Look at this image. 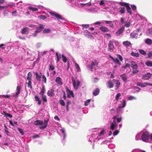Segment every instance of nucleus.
Wrapping results in <instances>:
<instances>
[{"instance_id":"28","label":"nucleus","mask_w":152,"mask_h":152,"mask_svg":"<svg viewBox=\"0 0 152 152\" xmlns=\"http://www.w3.org/2000/svg\"><path fill=\"white\" fill-rule=\"evenodd\" d=\"M145 42L148 45H151L152 44V40L149 38L145 40Z\"/></svg>"},{"instance_id":"63","label":"nucleus","mask_w":152,"mask_h":152,"mask_svg":"<svg viewBox=\"0 0 152 152\" xmlns=\"http://www.w3.org/2000/svg\"><path fill=\"white\" fill-rule=\"evenodd\" d=\"M148 33L149 34H152V28H149L148 31Z\"/></svg>"},{"instance_id":"4","label":"nucleus","mask_w":152,"mask_h":152,"mask_svg":"<svg viewBox=\"0 0 152 152\" xmlns=\"http://www.w3.org/2000/svg\"><path fill=\"white\" fill-rule=\"evenodd\" d=\"M149 137L150 135L148 132H145L143 134L142 133V140L143 141H146Z\"/></svg>"},{"instance_id":"18","label":"nucleus","mask_w":152,"mask_h":152,"mask_svg":"<svg viewBox=\"0 0 152 152\" xmlns=\"http://www.w3.org/2000/svg\"><path fill=\"white\" fill-rule=\"evenodd\" d=\"M48 121V119L47 120H45L44 121V124L40 127V129H44L47 126Z\"/></svg>"},{"instance_id":"43","label":"nucleus","mask_w":152,"mask_h":152,"mask_svg":"<svg viewBox=\"0 0 152 152\" xmlns=\"http://www.w3.org/2000/svg\"><path fill=\"white\" fill-rule=\"evenodd\" d=\"M50 29L49 28H45L43 30V32L44 33H48L50 32Z\"/></svg>"},{"instance_id":"12","label":"nucleus","mask_w":152,"mask_h":152,"mask_svg":"<svg viewBox=\"0 0 152 152\" xmlns=\"http://www.w3.org/2000/svg\"><path fill=\"white\" fill-rule=\"evenodd\" d=\"M124 30V26H122L116 32V35L117 36H120V34L123 33Z\"/></svg>"},{"instance_id":"40","label":"nucleus","mask_w":152,"mask_h":152,"mask_svg":"<svg viewBox=\"0 0 152 152\" xmlns=\"http://www.w3.org/2000/svg\"><path fill=\"white\" fill-rule=\"evenodd\" d=\"M145 64L148 66L151 67L152 66V61H148L146 62Z\"/></svg>"},{"instance_id":"27","label":"nucleus","mask_w":152,"mask_h":152,"mask_svg":"<svg viewBox=\"0 0 152 152\" xmlns=\"http://www.w3.org/2000/svg\"><path fill=\"white\" fill-rule=\"evenodd\" d=\"M4 1V0H0V10H3L6 9L8 7L7 6H1V4H2L3 3Z\"/></svg>"},{"instance_id":"60","label":"nucleus","mask_w":152,"mask_h":152,"mask_svg":"<svg viewBox=\"0 0 152 152\" xmlns=\"http://www.w3.org/2000/svg\"><path fill=\"white\" fill-rule=\"evenodd\" d=\"M42 80L45 83H46V78L45 77V76L43 75L42 76Z\"/></svg>"},{"instance_id":"38","label":"nucleus","mask_w":152,"mask_h":152,"mask_svg":"<svg viewBox=\"0 0 152 152\" xmlns=\"http://www.w3.org/2000/svg\"><path fill=\"white\" fill-rule=\"evenodd\" d=\"M142 137V132H140L139 134H137L135 137V139L136 140H139L140 139V137Z\"/></svg>"},{"instance_id":"52","label":"nucleus","mask_w":152,"mask_h":152,"mask_svg":"<svg viewBox=\"0 0 152 152\" xmlns=\"http://www.w3.org/2000/svg\"><path fill=\"white\" fill-rule=\"evenodd\" d=\"M31 80H28V87L29 88H32L31 86Z\"/></svg>"},{"instance_id":"54","label":"nucleus","mask_w":152,"mask_h":152,"mask_svg":"<svg viewBox=\"0 0 152 152\" xmlns=\"http://www.w3.org/2000/svg\"><path fill=\"white\" fill-rule=\"evenodd\" d=\"M91 99L87 100L85 103V106L88 105L90 103V102Z\"/></svg>"},{"instance_id":"55","label":"nucleus","mask_w":152,"mask_h":152,"mask_svg":"<svg viewBox=\"0 0 152 152\" xmlns=\"http://www.w3.org/2000/svg\"><path fill=\"white\" fill-rule=\"evenodd\" d=\"M59 102L60 104L63 106H64L65 105V102L63 101V100L62 99H60L59 100Z\"/></svg>"},{"instance_id":"44","label":"nucleus","mask_w":152,"mask_h":152,"mask_svg":"<svg viewBox=\"0 0 152 152\" xmlns=\"http://www.w3.org/2000/svg\"><path fill=\"white\" fill-rule=\"evenodd\" d=\"M139 51L142 55H145L146 54V52L142 50L139 49Z\"/></svg>"},{"instance_id":"53","label":"nucleus","mask_w":152,"mask_h":152,"mask_svg":"<svg viewBox=\"0 0 152 152\" xmlns=\"http://www.w3.org/2000/svg\"><path fill=\"white\" fill-rule=\"evenodd\" d=\"M106 2V1L104 0H102L100 1L99 3V4L100 5H102L104 4L105 2Z\"/></svg>"},{"instance_id":"35","label":"nucleus","mask_w":152,"mask_h":152,"mask_svg":"<svg viewBox=\"0 0 152 152\" xmlns=\"http://www.w3.org/2000/svg\"><path fill=\"white\" fill-rule=\"evenodd\" d=\"M123 44L126 46H129L131 44V43L128 41H124L123 42Z\"/></svg>"},{"instance_id":"37","label":"nucleus","mask_w":152,"mask_h":152,"mask_svg":"<svg viewBox=\"0 0 152 152\" xmlns=\"http://www.w3.org/2000/svg\"><path fill=\"white\" fill-rule=\"evenodd\" d=\"M35 100L36 101L38 102V104L39 105L41 104V101L39 98L38 96H35Z\"/></svg>"},{"instance_id":"58","label":"nucleus","mask_w":152,"mask_h":152,"mask_svg":"<svg viewBox=\"0 0 152 152\" xmlns=\"http://www.w3.org/2000/svg\"><path fill=\"white\" fill-rule=\"evenodd\" d=\"M3 113L4 114V115L6 116H7L10 118H11L12 117L11 115L9 113H5V112H4V111H3Z\"/></svg>"},{"instance_id":"48","label":"nucleus","mask_w":152,"mask_h":152,"mask_svg":"<svg viewBox=\"0 0 152 152\" xmlns=\"http://www.w3.org/2000/svg\"><path fill=\"white\" fill-rule=\"evenodd\" d=\"M119 12L121 13H124L125 12V8L124 7H121L119 10Z\"/></svg>"},{"instance_id":"13","label":"nucleus","mask_w":152,"mask_h":152,"mask_svg":"<svg viewBox=\"0 0 152 152\" xmlns=\"http://www.w3.org/2000/svg\"><path fill=\"white\" fill-rule=\"evenodd\" d=\"M66 92L67 93V96L70 97L71 96H73V92L70 91L67 87L66 88Z\"/></svg>"},{"instance_id":"23","label":"nucleus","mask_w":152,"mask_h":152,"mask_svg":"<svg viewBox=\"0 0 152 152\" xmlns=\"http://www.w3.org/2000/svg\"><path fill=\"white\" fill-rule=\"evenodd\" d=\"M62 56V58L63 60V61L64 62H66L67 61L68 62V66L67 69H68L69 68V61H68V59L66 58V57L65 56L62 54L61 56Z\"/></svg>"},{"instance_id":"46","label":"nucleus","mask_w":152,"mask_h":152,"mask_svg":"<svg viewBox=\"0 0 152 152\" xmlns=\"http://www.w3.org/2000/svg\"><path fill=\"white\" fill-rule=\"evenodd\" d=\"M126 7H127V12L129 13L130 14H131L132 12L131 11V9L130 8V7L129 6V5L128 6H126Z\"/></svg>"},{"instance_id":"20","label":"nucleus","mask_w":152,"mask_h":152,"mask_svg":"<svg viewBox=\"0 0 152 152\" xmlns=\"http://www.w3.org/2000/svg\"><path fill=\"white\" fill-rule=\"evenodd\" d=\"M99 29L102 31L104 32H106L108 31V29L104 26H101L99 28Z\"/></svg>"},{"instance_id":"9","label":"nucleus","mask_w":152,"mask_h":152,"mask_svg":"<svg viewBox=\"0 0 152 152\" xmlns=\"http://www.w3.org/2000/svg\"><path fill=\"white\" fill-rule=\"evenodd\" d=\"M113 80H108L107 83V87L109 88H113Z\"/></svg>"},{"instance_id":"3","label":"nucleus","mask_w":152,"mask_h":152,"mask_svg":"<svg viewBox=\"0 0 152 152\" xmlns=\"http://www.w3.org/2000/svg\"><path fill=\"white\" fill-rule=\"evenodd\" d=\"M45 26L42 24H39L38 27H37V28L35 32L33 34V35L34 37H36L37 35V33L41 32L43 29L44 28Z\"/></svg>"},{"instance_id":"57","label":"nucleus","mask_w":152,"mask_h":152,"mask_svg":"<svg viewBox=\"0 0 152 152\" xmlns=\"http://www.w3.org/2000/svg\"><path fill=\"white\" fill-rule=\"evenodd\" d=\"M139 72V71L137 70L136 69H133L132 72V73H131V75H132V74L137 73Z\"/></svg>"},{"instance_id":"16","label":"nucleus","mask_w":152,"mask_h":152,"mask_svg":"<svg viewBox=\"0 0 152 152\" xmlns=\"http://www.w3.org/2000/svg\"><path fill=\"white\" fill-rule=\"evenodd\" d=\"M54 92V91L52 89L49 90L47 92V94L49 96H53L55 95Z\"/></svg>"},{"instance_id":"62","label":"nucleus","mask_w":152,"mask_h":152,"mask_svg":"<svg viewBox=\"0 0 152 152\" xmlns=\"http://www.w3.org/2000/svg\"><path fill=\"white\" fill-rule=\"evenodd\" d=\"M152 57V52L150 51L148 53V57L151 58Z\"/></svg>"},{"instance_id":"5","label":"nucleus","mask_w":152,"mask_h":152,"mask_svg":"<svg viewBox=\"0 0 152 152\" xmlns=\"http://www.w3.org/2000/svg\"><path fill=\"white\" fill-rule=\"evenodd\" d=\"M117 124L116 123L115 121H113L112 122L110 123V129L112 130L117 129Z\"/></svg>"},{"instance_id":"10","label":"nucleus","mask_w":152,"mask_h":152,"mask_svg":"<svg viewBox=\"0 0 152 152\" xmlns=\"http://www.w3.org/2000/svg\"><path fill=\"white\" fill-rule=\"evenodd\" d=\"M152 75V74L150 73H147L146 74H144L142 76V78L145 80H148L150 78Z\"/></svg>"},{"instance_id":"36","label":"nucleus","mask_w":152,"mask_h":152,"mask_svg":"<svg viewBox=\"0 0 152 152\" xmlns=\"http://www.w3.org/2000/svg\"><path fill=\"white\" fill-rule=\"evenodd\" d=\"M99 90L98 88L95 89L93 92V94L94 96H96L99 94Z\"/></svg>"},{"instance_id":"6","label":"nucleus","mask_w":152,"mask_h":152,"mask_svg":"<svg viewBox=\"0 0 152 152\" xmlns=\"http://www.w3.org/2000/svg\"><path fill=\"white\" fill-rule=\"evenodd\" d=\"M121 102V103L119 104L117 110V111L118 113L120 112L121 108L124 107L126 106V102L124 100H122Z\"/></svg>"},{"instance_id":"30","label":"nucleus","mask_w":152,"mask_h":152,"mask_svg":"<svg viewBox=\"0 0 152 152\" xmlns=\"http://www.w3.org/2000/svg\"><path fill=\"white\" fill-rule=\"evenodd\" d=\"M61 132L62 133V135L63 136V140H64L66 137V134L65 132V130L64 128H62L60 129Z\"/></svg>"},{"instance_id":"51","label":"nucleus","mask_w":152,"mask_h":152,"mask_svg":"<svg viewBox=\"0 0 152 152\" xmlns=\"http://www.w3.org/2000/svg\"><path fill=\"white\" fill-rule=\"evenodd\" d=\"M117 57L119 59L120 61H122L123 60V58L120 55L117 54Z\"/></svg>"},{"instance_id":"24","label":"nucleus","mask_w":152,"mask_h":152,"mask_svg":"<svg viewBox=\"0 0 152 152\" xmlns=\"http://www.w3.org/2000/svg\"><path fill=\"white\" fill-rule=\"evenodd\" d=\"M55 81L59 85H61L62 84L61 78L59 77H58L56 78Z\"/></svg>"},{"instance_id":"14","label":"nucleus","mask_w":152,"mask_h":152,"mask_svg":"<svg viewBox=\"0 0 152 152\" xmlns=\"http://www.w3.org/2000/svg\"><path fill=\"white\" fill-rule=\"evenodd\" d=\"M113 84H115V87L116 88V89H117L119 87L120 85V83L119 81L117 80L113 79Z\"/></svg>"},{"instance_id":"15","label":"nucleus","mask_w":152,"mask_h":152,"mask_svg":"<svg viewBox=\"0 0 152 152\" xmlns=\"http://www.w3.org/2000/svg\"><path fill=\"white\" fill-rule=\"evenodd\" d=\"M131 66L133 69H136L138 67L137 65L134 61H132L131 62Z\"/></svg>"},{"instance_id":"26","label":"nucleus","mask_w":152,"mask_h":152,"mask_svg":"<svg viewBox=\"0 0 152 152\" xmlns=\"http://www.w3.org/2000/svg\"><path fill=\"white\" fill-rule=\"evenodd\" d=\"M121 77L124 82H126L127 81V77L126 74H123L121 75Z\"/></svg>"},{"instance_id":"49","label":"nucleus","mask_w":152,"mask_h":152,"mask_svg":"<svg viewBox=\"0 0 152 152\" xmlns=\"http://www.w3.org/2000/svg\"><path fill=\"white\" fill-rule=\"evenodd\" d=\"M131 23L129 22H125L124 26L126 27H129L130 26Z\"/></svg>"},{"instance_id":"25","label":"nucleus","mask_w":152,"mask_h":152,"mask_svg":"<svg viewBox=\"0 0 152 152\" xmlns=\"http://www.w3.org/2000/svg\"><path fill=\"white\" fill-rule=\"evenodd\" d=\"M43 123V122L41 120H37L34 122V124L35 125L38 126L41 125Z\"/></svg>"},{"instance_id":"17","label":"nucleus","mask_w":152,"mask_h":152,"mask_svg":"<svg viewBox=\"0 0 152 152\" xmlns=\"http://www.w3.org/2000/svg\"><path fill=\"white\" fill-rule=\"evenodd\" d=\"M29 32V28L27 27L24 28L22 29L21 33L23 34H27Z\"/></svg>"},{"instance_id":"1","label":"nucleus","mask_w":152,"mask_h":152,"mask_svg":"<svg viewBox=\"0 0 152 152\" xmlns=\"http://www.w3.org/2000/svg\"><path fill=\"white\" fill-rule=\"evenodd\" d=\"M98 64V61L96 60H94L91 61L90 65H87V67L88 69L90 70L91 72H93L92 69L93 67L95 66H97Z\"/></svg>"},{"instance_id":"45","label":"nucleus","mask_w":152,"mask_h":152,"mask_svg":"<svg viewBox=\"0 0 152 152\" xmlns=\"http://www.w3.org/2000/svg\"><path fill=\"white\" fill-rule=\"evenodd\" d=\"M131 54L132 56H134L136 57H139V55L138 53H134L133 52L131 53Z\"/></svg>"},{"instance_id":"11","label":"nucleus","mask_w":152,"mask_h":152,"mask_svg":"<svg viewBox=\"0 0 152 152\" xmlns=\"http://www.w3.org/2000/svg\"><path fill=\"white\" fill-rule=\"evenodd\" d=\"M50 14L51 15L55 16L58 19H62V18L61 17V15L56 13L50 12Z\"/></svg>"},{"instance_id":"2","label":"nucleus","mask_w":152,"mask_h":152,"mask_svg":"<svg viewBox=\"0 0 152 152\" xmlns=\"http://www.w3.org/2000/svg\"><path fill=\"white\" fill-rule=\"evenodd\" d=\"M72 80L74 88L75 90H77L78 89L80 85V82L79 80H75L73 77L72 78Z\"/></svg>"},{"instance_id":"19","label":"nucleus","mask_w":152,"mask_h":152,"mask_svg":"<svg viewBox=\"0 0 152 152\" xmlns=\"http://www.w3.org/2000/svg\"><path fill=\"white\" fill-rule=\"evenodd\" d=\"M20 87L19 86H18L16 88V92L15 94L14 95V96H17L20 92Z\"/></svg>"},{"instance_id":"33","label":"nucleus","mask_w":152,"mask_h":152,"mask_svg":"<svg viewBox=\"0 0 152 152\" xmlns=\"http://www.w3.org/2000/svg\"><path fill=\"white\" fill-rule=\"evenodd\" d=\"M45 92V87L44 86H43L42 87V89L41 90V91L39 93V94L42 96L43 95H44V94Z\"/></svg>"},{"instance_id":"64","label":"nucleus","mask_w":152,"mask_h":152,"mask_svg":"<svg viewBox=\"0 0 152 152\" xmlns=\"http://www.w3.org/2000/svg\"><path fill=\"white\" fill-rule=\"evenodd\" d=\"M132 152H146L144 151H140L138 150H134L132 151Z\"/></svg>"},{"instance_id":"34","label":"nucleus","mask_w":152,"mask_h":152,"mask_svg":"<svg viewBox=\"0 0 152 152\" xmlns=\"http://www.w3.org/2000/svg\"><path fill=\"white\" fill-rule=\"evenodd\" d=\"M32 76V74L31 72H29L27 76V79L28 80H31V77Z\"/></svg>"},{"instance_id":"29","label":"nucleus","mask_w":152,"mask_h":152,"mask_svg":"<svg viewBox=\"0 0 152 152\" xmlns=\"http://www.w3.org/2000/svg\"><path fill=\"white\" fill-rule=\"evenodd\" d=\"M138 34L134 32H133L131 34V37L132 38H136L137 37Z\"/></svg>"},{"instance_id":"8","label":"nucleus","mask_w":152,"mask_h":152,"mask_svg":"<svg viewBox=\"0 0 152 152\" xmlns=\"http://www.w3.org/2000/svg\"><path fill=\"white\" fill-rule=\"evenodd\" d=\"M147 85L152 86V83H137V86L142 87H145L147 86Z\"/></svg>"},{"instance_id":"50","label":"nucleus","mask_w":152,"mask_h":152,"mask_svg":"<svg viewBox=\"0 0 152 152\" xmlns=\"http://www.w3.org/2000/svg\"><path fill=\"white\" fill-rule=\"evenodd\" d=\"M130 65L129 64L127 63L126 64V65L124 66H123L122 67V68L124 69H126L127 68H129L130 67Z\"/></svg>"},{"instance_id":"56","label":"nucleus","mask_w":152,"mask_h":152,"mask_svg":"<svg viewBox=\"0 0 152 152\" xmlns=\"http://www.w3.org/2000/svg\"><path fill=\"white\" fill-rule=\"evenodd\" d=\"M119 4L122 6H125L126 7V6H128V4H127L126 3H123V2H120Z\"/></svg>"},{"instance_id":"59","label":"nucleus","mask_w":152,"mask_h":152,"mask_svg":"<svg viewBox=\"0 0 152 152\" xmlns=\"http://www.w3.org/2000/svg\"><path fill=\"white\" fill-rule=\"evenodd\" d=\"M39 17H40V18L41 19H42L43 20L46 19L47 18V17L46 16H45L44 15H41L39 16Z\"/></svg>"},{"instance_id":"41","label":"nucleus","mask_w":152,"mask_h":152,"mask_svg":"<svg viewBox=\"0 0 152 152\" xmlns=\"http://www.w3.org/2000/svg\"><path fill=\"white\" fill-rule=\"evenodd\" d=\"M28 9L31 10L33 12H36L38 10V9L37 8H34L30 6L28 7Z\"/></svg>"},{"instance_id":"32","label":"nucleus","mask_w":152,"mask_h":152,"mask_svg":"<svg viewBox=\"0 0 152 152\" xmlns=\"http://www.w3.org/2000/svg\"><path fill=\"white\" fill-rule=\"evenodd\" d=\"M36 75V80L38 81H40L41 80V76L42 75H39V74L37 72H36L35 73Z\"/></svg>"},{"instance_id":"42","label":"nucleus","mask_w":152,"mask_h":152,"mask_svg":"<svg viewBox=\"0 0 152 152\" xmlns=\"http://www.w3.org/2000/svg\"><path fill=\"white\" fill-rule=\"evenodd\" d=\"M56 56L57 58V62H58L59 60L61 59V55L60 54L58 55V53H56Z\"/></svg>"},{"instance_id":"39","label":"nucleus","mask_w":152,"mask_h":152,"mask_svg":"<svg viewBox=\"0 0 152 152\" xmlns=\"http://www.w3.org/2000/svg\"><path fill=\"white\" fill-rule=\"evenodd\" d=\"M41 98L43 101V103L47 102V99L46 96L45 95L41 96Z\"/></svg>"},{"instance_id":"21","label":"nucleus","mask_w":152,"mask_h":152,"mask_svg":"<svg viewBox=\"0 0 152 152\" xmlns=\"http://www.w3.org/2000/svg\"><path fill=\"white\" fill-rule=\"evenodd\" d=\"M73 62L75 64V66L76 69V70L77 72H80L81 71V70L80 69L79 66V65L75 62V61H73Z\"/></svg>"},{"instance_id":"22","label":"nucleus","mask_w":152,"mask_h":152,"mask_svg":"<svg viewBox=\"0 0 152 152\" xmlns=\"http://www.w3.org/2000/svg\"><path fill=\"white\" fill-rule=\"evenodd\" d=\"M111 58L115 63L119 65H121V63L118 60V59L117 58L115 59L113 57H111Z\"/></svg>"},{"instance_id":"47","label":"nucleus","mask_w":152,"mask_h":152,"mask_svg":"<svg viewBox=\"0 0 152 152\" xmlns=\"http://www.w3.org/2000/svg\"><path fill=\"white\" fill-rule=\"evenodd\" d=\"M121 96V94L120 93L118 94L115 97V99L117 101H119V98Z\"/></svg>"},{"instance_id":"61","label":"nucleus","mask_w":152,"mask_h":152,"mask_svg":"<svg viewBox=\"0 0 152 152\" xmlns=\"http://www.w3.org/2000/svg\"><path fill=\"white\" fill-rule=\"evenodd\" d=\"M49 66V69L51 70H53L55 68L54 67L52 64L50 65Z\"/></svg>"},{"instance_id":"7","label":"nucleus","mask_w":152,"mask_h":152,"mask_svg":"<svg viewBox=\"0 0 152 152\" xmlns=\"http://www.w3.org/2000/svg\"><path fill=\"white\" fill-rule=\"evenodd\" d=\"M114 48L113 42L112 41H110L108 43V49L110 52L113 51Z\"/></svg>"},{"instance_id":"31","label":"nucleus","mask_w":152,"mask_h":152,"mask_svg":"<svg viewBox=\"0 0 152 152\" xmlns=\"http://www.w3.org/2000/svg\"><path fill=\"white\" fill-rule=\"evenodd\" d=\"M85 35L88 38H91L92 37V35L91 34V33L87 31H86L85 32Z\"/></svg>"}]
</instances>
